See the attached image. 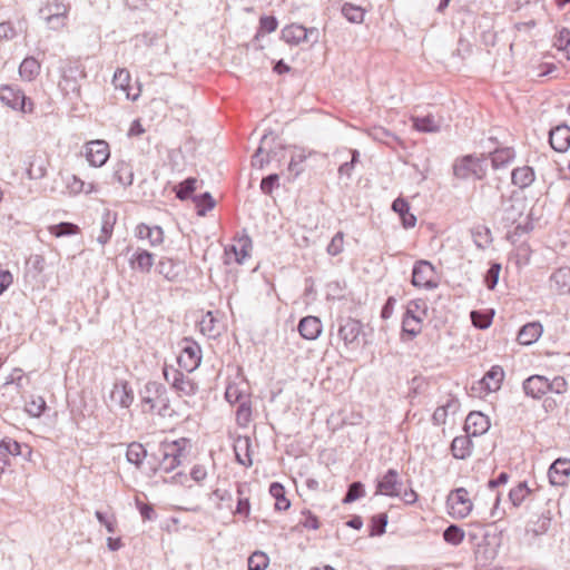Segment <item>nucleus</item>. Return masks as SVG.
<instances>
[{
	"label": "nucleus",
	"mask_w": 570,
	"mask_h": 570,
	"mask_svg": "<svg viewBox=\"0 0 570 570\" xmlns=\"http://www.w3.org/2000/svg\"><path fill=\"white\" fill-rule=\"evenodd\" d=\"M188 441L184 438L174 441H164L153 453L149 461V474L169 473L180 463Z\"/></svg>",
	"instance_id": "f257e3e1"
},
{
	"label": "nucleus",
	"mask_w": 570,
	"mask_h": 570,
	"mask_svg": "<svg viewBox=\"0 0 570 570\" xmlns=\"http://www.w3.org/2000/svg\"><path fill=\"white\" fill-rule=\"evenodd\" d=\"M141 412L149 415L173 416L178 411L173 409L166 389L157 382H148L139 392Z\"/></svg>",
	"instance_id": "f03ea898"
},
{
	"label": "nucleus",
	"mask_w": 570,
	"mask_h": 570,
	"mask_svg": "<svg viewBox=\"0 0 570 570\" xmlns=\"http://www.w3.org/2000/svg\"><path fill=\"white\" fill-rule=\"evenodd\" d=\"M446 511L452 519L461 520L468 518L473 510V500L465 488H458L446 497Z\"/></svg>",
	"instance_id": "7ed1b4c3"
},
{
	"label": "nucleus",
	"mask_w": 570,
	"mask_h": 570,
	"mask_svg": "<svg viewBox=\"0 0 570 570\" xmlns=\"http://www.w3.org/2000/svg\"><path fill=\"white\" fill-rule=\"evenodd\" d=\"M504 380V371L500 365H493L483 377L471 386V396L483 399L500 390Z\"/></svg>",
	"instance_id": "20e7f679"
},
{
	"label": "nucleus",
	"mask_w": 570,
	"mask_h": 570,
	"mask_svg": "<svg viewBox=\"0 0 570 570\" xmlns=\"http://www.w3.org/2000/svg\"><path fill=\"white\" fill-rule=\"evenodd\" d=\"M0 101L10 109L22 114H32L35 110V102L26 97L21 89L11 85L0 86Z\"/></svg>",
	"instance_id": "39448f33"
},
{
	"label": "nucleus",
	"mask_w": 570,
	"mask_h": 570,
	"mask_svg": "<svg viewBox=\"0 0 570 570\" xmlns=\"http://www.w3.org/2000/svg\"><path fill=\"white\" fill-rule=\"evenodd\" d=\"M426 315V306L424 301L415 299L407 304L406 312L403 317V333L410 338L419 335L423 327V318Z\"/></svg>",
	"instance_id": "423d86ee"
},
{
	"label": "nucleus",
	"mask_w": 570,
	"mask_h": 570,
	"mask_svg": "<svg viewBox=\"0 0 570 570\" xmlns=\"http://www.w3.org/2000/svg\"><path fill=\"white\" fill-rule=\"evenodd\" d=\"M177 362L181 370L194 372L202 362V348L197 342L191 338H183L178 343Z\"/></svg>",
	"instance_id": "0eeeda50"
},
{
	"label": "nucleus",
	"mask_w": 570,
	"mask_h": 570,
	"mask_svg": "<svg viewBox=\"0 0 570 570\" xmlns=\"http://www.w3.org/2000/svg\"><path fill=\"white\" fill-rule=\"evenodd\" d=\"M165 380L171 385L179 397H191L198 391L197 383L174 367L164 368Z\"/></svg>",
	"instance_id": "6e6552de"
},
{
	"label": "nucleus",
	"mask_w": 570,
	"mask_h": 570,
	"mask_svg": "<svg viewBox=\"0 0 570 570\" xmlns=\"http://www.w3.org/2000/svg\"><path fill=\"white\" fill-rule=\"evenodd\" d=\"M316 28H305L298 23H291L282 29L281 38L289 46H299L309 41H318Z\"/></svg>",
	"instance_id": "1a4fd4ad"
},
{
	"label": "nucleus",
	"mask_w": 570,
	"mask_h": 570,
	"mask_svg": "<svg viewBox=\"0 0 570 570\" xmlns=\"http://www.w3.org/2000/svg\"><path fill=\"white\" fill-rule=\"evenodd\" d=\"M412 284L423 289L436 288L439 285V274L430 262L420 261L413 267Z\"/></svg>",
	"instance_id": "9d476101"
},
{
	"label": "nucleus",
	"mask_w": 570,
	"mask_h": 570,
	"mask_svg": "<svg viewBox=\"0 0 570 570\" xmlns=\"http://www.w3.org/2000/svg\"><path fill=\"white\" fill-rule=\"evenodd\" d=\"M85 158L92 167H101L110 157V147L106 140H90L83 145Z\"/></svg>",
	"instance_id": "9b49d317"
},
{
	"label": "nucleus",
	"mask_w": 570,
	"mask_h": 570,
	"mask_svg": "<svg viewBox=\"0 0 570 570\" xmlns=\"http://www.w3.org/2000/svg\"><path fill=\"white\" fill-rule=\"evenodd\" d=\"M485 171L484 160L473 156L463 157L454 166V174L460 178L474 176L481 179L484 177Z\"/></svg>",
	"instance_id": "f8f14e48"
},
{
	"label": "nucleus",
	"mask_w": 570,
	"mask_h": 570,
	"mask_svg": "<svg viewBox=\"0 0 570 570\" xmlns=\"http://www.w3.org/2000/svg\"><path fill=\"white\" fill-rule=\"evenodd\" d=\"M252 240L248 236H240L234 239L233 244L226 249V262L242 264L249 257L252 252Z\"/></svg>",
	"instance_id": "ddd939ff"
},
{
	"label": "nucleus",
	"mask_w": 570,
	"mask_h": 570,
	"mask_svg": "<svg viewBox=\"0 0 570 570\" xmlns=\"http://www.w3.org/2000/svg\"><path fill=\"white\" fill-rule=\"evenodd\" d=\"M363 333L362 323L355 318L346 317L340 323L337 335L345 346L355 344Z\"/></svg>",
	"instance_id": "4468645a"
},
{
	"label": "nucleus",
	"mask_w": 570,
	"mask_h": 570,
	"mask_svg": "<svg viewBox=\"0 0 570 570\" xmlns=\"http://www.w3.org/2000/svg\"><path fill=\"white\" fill-rule=\"evenodd\" d=\"M21 444L11 438H3L0 441V475L11 465V460L21 455Z\"/></svg>",
	"instance_id": "2eb2a0df"
},
{
	"label": "nucleus",
	"mask_w": 570,
	"mask_h": 570,
	"mask_svg": "<svg viewBox=\"0 0 570 570\" xmlns=\"http://www.w3.org/2000/svg\"><path fill=\"white\" fill-rule=\"evenodd\" d=\"M548 476L552 485L566 487L570 478V459H557L549 468Z\"/></svg>",
	"instance_id": "dca6fc26"
},
{
	"label": "nucleus",
	"mask_w": 570,
	"mask_h": 570,
	"mask_svg": "<svg viewBox=\"0 0 570 570\" xmlns=\"http://www.w3.org/2000/svg\"><path fill=\"white\" fill-rule=\"evenodd\" d=\"M69 7L67 4H57V12H53L50 4H46L41 9V13L47 24L52 30H61L67 27V16Z\"/></svg>",
	"instance_id": "f3484780"
},
{
	"label": "nucleus",
	"mask_w": 570,
	"mask_h": 570,
	"mask_svg": "<svg viewBox=\"0 0 570 570\" xmlns=\"http://www.w3.org/2000/svg\"><path fill=\"white\" fill-rule=\"evenodd\" d=\"M490 428L489 417L479 411L470 412L465 419L464 430L469 435L479 436Z\"/></svg>",
	"instance_id": "a211bd4d"
},
{
	"label": "nucleus",
	"mask_w": 570,
	"mask_h": 570,
	"mask_svg": "<svg viewBox=\"0 0 570 570\" xmlns=\"http://www.w3.org/2000/svg\"><path fill=\"white\" fill-rule=\"evenodd\" d=\"M135 236L139 240H147L153 247L164 243V230L159 226H149L145 223H140L135 228Z\"/></svg>",
	"instance_id": "6ab92c4d"
},
{
	"label": "nucleus",
	"mask_w": 570,
	"mask_h": 570,
	"mask_svg": "<svg viewBox=\"0 0 570 570\" xmlns=\"http://www.w3.org/2000/svg\"><path fill=\"white\" fill-rule=\"evenodd\" d=\"M112 83L116 89H120L124 92L127 99L136 100L138 98L140 90H135L130 73L127 69H117L114 75Z\"/></svg>",
	"instance_id": "aec40b11"
},
{
	"label": "nucleus",
	"mask_w": 570,
	"mask_h": 570,
	"mask_svg": "<svg viewBox=\"0 0 570 570\" xmlns=\"http://www.w3.org/2000/svg\"><path fill=\"white\" fill-rule=\"evenodd\" d=\"M49 157L45 153L33 154L29 157L27 175L30 179H41L47 175Z\"/></svg>",
	"instance_id": "412c9836"
},
{
	"label": "nucleus",
	"mask_w": 570,
	"mask_h": 570,
	"mask_svg": "<svg viewBox=\"0 0 570 570\" xmlns=\"http://www.w3.org/2000/svg\"><path fill=\"white\" fill-rule=\"evenodd\" d=\"M110 399L121 407H129L134 402V391L127 381L116 382Z\"/></svg>",
	"instance_id": "4be33fe9"
},
{
	"label": "nucleus",
	"mask_w": 570,
	"mask_h": 570,
	"mask_svg": "<svg viewBox=\"0 0 570 570\" xmlns=\"http://www.w3.org/2000/svg\"><path fill=\"white\" fill-rule=\"evenodd\" d=\"M224 327L222 320L210 311L204 314L199 321L200 332L212 338L219 336Z\"/></svg>",
	"instance_id": "5701e85b"
},
{
	"label": "nucleus",
	"mask_w": 570,
	"mask_h": 570,
	"mask_svg": "<svg viewBox=\"0 0 570 570\" xmlns=\"http://www.w3.org/2000/svg\"><path fill=\"white\" fill-rule=\"evenodd\" d=\"M322 323L316 316H305L298 323L299 335L308 341L316 340L322 334Z\"/></svg>",
	"instance_id": "b1692460"
},
{
	"label": "nucleus",
	"mask_w": 570,
	"mask_h": 570,
	"mask_svg": "<svg viewBox=\"0 0 570 570\" xmlns=\"http://www.w3.org/2000/svg\"><path fill=\"white\" fill-rule=\"evenodd\" d=\"M154 263V255L141 248H138L129 259L130 267L142 274H148L151 271Z\"/></svg>",
	"instance_id": "393cba45"
},
{
	"label": "nucleus",
	"mask_w": 570,
	"mask_h": 570,
	"mask_svg": "<svg viewBox=\"0 0 570 570\" xmlns=\"http://www.w3.org/2000/svg\"><path fill=\"white\" fill-rule=\"evenodd\" d=\"M523 390L527 395L540 399L548 392V379L542 375H532L524 381Z\"/></svg>",
	"instance_id": "a878e982"
},
{
	"label": "nucleus",
	"mask_w": 570,
	"mask_h": 570,
	"mask_svg": "<svg viewBox=\"0 0 570 570\" xmlns=\"http://www.w3.org/2000/svg\"><path fill=\"white\" fill-rule=\"evenodd\" d=\"M550 288L561 295L570 293V267H560L551 275Z\"/></svg>",
	"instance_id": "bb28decb"
},
{
	"label": "nucleus",
	"mask_w": 570,
	"mask_h": 570,
	"mask_svg": "<svg viewBox=\"0 0 570 570\" xmlns=\"http://www.w3.org/2000/svg\"><path fill=\"white\" fill-rule=\"evenodd\" d=\"M225 397L232 404L248 401L246 382L242 377H238L237 381L229 382L225 391Z\"/></svg>",
	"instance_id": "cd10ccee"
},
{
	"label": "nucleus",
	"mask_w": 570,
	"mask_h": 570,
	"mask_svg": "<svg viewBox=\"0 0 570 570\" xmlns=\"http://www.w3.org/2000/svg\"><path fill=\"white\" fill-rule=\"evenodd\" d=\"M111 178L112 183L122 188L130 186L134 181V171L130 164L124 160L118 161L114 167Z\"/></svg>",
	"instance_id": "c85d7f7f"
},
{
	"label": "nucleus",
	"mask_w": 570,
	"mask_h": 570,
	"mask_svg": "<svg viewBox=\"0 0 570 570\" xmlns=\"http://www.w3.org/2000/svg\"><path fill=\"white\" fill-rule=\"evenodd\" d=\"M550 145L557 151H566L570 147V128L558 126L550 131Z\"/></svg>",
	"instance_id": "c756f323"
},
{
	"label": "nucleus",
	"mask_w": 570,
	"mask_h": 570,
	"mask_svg": "<svg viewBox=\"0 0 570 570\" xmlns=\"http://www.w3.org/2000/svg\"><path fill=\"white\" fill-rule=\"evenodd\" d=\"M542 325L539 322H531L521 327L518 333V342L521 345H531L542 335Z\"/></svg>",
	"instance_id": "7c9ffc66"
},
{
	"label": "nucleus",
	"mask_w": 570,
	"mask_h": 570,
	"mask_svg": "<svg viewBox=\"0 0 570 570\" xmlns=\"http://www.w3.org/2000/svg\"><path fill=\"white\" fill-rule=\"evenodd\" d=\"M396 485L397 473L394 470H389L379 481L376 493L387 497H397L399 492Z\"/></svg>",
	"instance_id": "2f4dec72"
},
{
	"label": "nucleus",
	"mask_w": 570,
	"mask_h": 570,
	"mask_svg": "<svg viewBox=\"0 0 570 570\" xmlns=\"http://www.w3.org/2000/svg\"><path fill=\"white\" fill-rule=\"evenodd\" d=\"M451 452L455 459L464 460L472 453V441L468 435L454 438L451 443Z\"/></svg>",
	"instance_id": "473e14b6"
},
{
	"label": "nucleus",
	"mask_w": 570,
	"mask_h": 570,
	"mask_svg": "<svg viewBox=\"0 0 570 570\" xmlns=\"http://www.w3.org/2000/svg\"><path fill=\"white\" fill-rule=\"evenodd\" d=\"M413 128L421 132H436L440 130V120L433 115L414 116L411 118Z\"/></svg>",
	"instance_id": "72a5a7b5"
},
{
	"label": "nucleus",
	"mask_w": 570,
	"mask_h": 570,
	"mask_svg": "<svg viewBox=\"0 0 570 570\" xmlns=\"http://www.w3.org/2000/svg\"><path fill=\"white\" fill-rule=\"evenodd\" d=\"M392 208L400 215L405 228H412L415 226L416 217L410 213V205L405 199L396 198L392 204Z\"/></svg>",
	"instance_id": "f704fd0d"
},
{
	"label": "nucleus",
	"mask_w": 570,
	"mask_h": 570,
	"mask_svg": "<svg viewBox=\"0 0 570 570\" xmlns=\"http://www.w3.org/2000/svg\"><path fill=\"white\" fill-rule=\"evenodd\" d=\"M512 184L525 188L530 186L534 180V171L529 166H522L513 169L511 174Z\"/></svg>",
	"instance_id": "c9c22d12"
},
{
	"label": "nucleus",
	"mask_w": 570,
	"mask_h": 570,
	"mask_svg": "<svg viewBox=\"0 0 570 570\" xmlns=\"http://www.w3.org/2000/svg\"><path fill=\"white\" fill-rule=\"evenodd\" d=\"M269 493L275 499L276 511H287L291 508V501L286 497V491L283 484L273 482L269 485Z\"/></svg>",
	"instance_id": "e433bc0d"
},
{
	"label": "nucleus",
	"mask_w": 570,
	"mask_h": 570,
	"mask_svg": "<svg viewBox=\"0 0 570 570\" xmlns=\"http://www.w3.org/2000/svg\"><path fill=\"white\" fill-rule=\"evenodd\" d=\"M40 72V63L33 57L22 60L19 67V75L26 81H32Z\"/></svg>",
	"instance_id": "4c0bfd02"
},
{
	"label": "nucleus",
	"mask_w": 570,
	"mask_h": 570,
	"mask_svg": "<svg viewBox=\"0 0 570 570\" xmlns=\"http://www.w3.org/2000/svg\"><path fill=\"white\" fill-rule=\"evenodd\" d=\"M513 159L514 151L510 147L498 148L491 154L492 166L495 169L508 166Z\"/></svg>",
	"instance_id": "58836bf2"
},
{
	"label": "nucleus",
	"mask_w": 570,
	"mask_h": 570,
	"mask_svg": "<svg viewBox=\"0 0 570 570\" xmlns=\"http://www.w3.org/2000/svg\"><path fill=\"white\" fill-rule=\"evenodd\" d=\"M66 187L68 188L69 193L72 195H78L80 193H87L90 194L96 190V187L94 184H86L83 180H81L76 175H70L67 177L66 180Z\"/></svg>",
	"instance_id": "ea45409f"
},
{
	"label": "nucleus",
	"mask_w": 570,
	"mask_h": 570,
	"mask_svg": "<svg viewBox=\"0 0 570 570\" xmlns=\"http://www.w3.org/2000/svg\"><path fill=\"white\" fill-rule=\"evenodd\" d=\"M147 456V451L141 443L132 442L128 445L126 458L128 462L135 464L137 468H140L144 460Z\"/></svg>",
	"instance_id": "a19ab883"
},
{
	"label": "nucleus",
	"mask_w": 570,
	"mask_h": 570,
	"mask_svg": "<svg viewBox=\"0 0 570 570\" xmlns=\"http://www.w3.org/2000/svg\"><path fill=\"white\" fill-rule=\"evenodd\" d=\"M365 9L361 6L346 2L342 7V14L352 23H362L365 17Z\"/></svg>",
	"instance_id": "79ce46f5"
},
{
	"label": "nucleus",
	"mask_w": 570,
	"mask_h": 570,
	"mask_svg": "<svg viewBox=\"0 0 570 570\" xmlns=\"http://www.w3.org/2000/svg\"><path fill=\"white\" fill-rule=\"evenodd\" d=\"M531 490L528 484L525 482H520L511 489L509 499L514 507H519L529 498Z\"/></svg>",
	"instance_id": "37998d69"
},
{
	"label": "nucleus",
	"mask_w": 570,
	"mask_h": 570,
	"mask_svg": "<svg viewBox=\"0 0 570 570\" xmlns=\"http://www.w3.org/2000/svg\"><path fill=\"white\" fill-rule=\"evenodd\" d=\"M48 232L50 233V235H52L53 237H62V236H70V235H76L80 232V228L78 227V225L76 224H72V223H60V224H57V225H51L48 227Z\"/></svg>",
	"instance_id": "c03bdc74"
},
{
	"label": "nucleus",
	"mask_w": 570,
	"mask_h": 570,
	"mask_svg": "<svg viewBox=\"0 0 570 570\" xmlns=\"http://www.w3.org/2000/svg\"><path fill=\"white\" fill-rule=\"evenodd\" d=\"M465 538V532L463 529L455 524H451L443 532V539L446 543L452 546H459L463 542Z\"/></svg>",
	"instance_id": "a18cd8bd"
},
{
	"label": "nucleus",
	"mask_w": 570,
	"mask_h": 570,
	"mask_svg": "<svg viewBox=\"0 0 570 570\" xmlns=\"http://www.w3.org/2000/svg\"><path fill=\"white\" fill-rule=\"evenodd\" d=\"M46 409V401L40 395H31L26 402V411L33 417H39Z\"/></svg>",
	"instance_id": "49530a36"
},
{
	"label": "nucleus",
	"mask_w": 570,
	"mask_h": 570,
	"mask_svg": "<svg viewBox=\"0 0 570 570\" xmlns=\"http://www.w3.org/2000/svg\"><path fill=\"white\" fill-rule=\"evenodd\" d=\"M552 520H553V514H552V512L550 510H548L547 512H543L539 517L538 521L533 523V527L531 528V531L535 535H540V534L546 533L550 529Z\"/></svg>",
	"instance_id": "de8ad7c7"
},
{
	"label": "nucleus",
	"mask_w": 570,
	"mask_h": 570,
	"mask_svg": "<svg viewBox=\"0 0 570 570\" xmlns=\"http://www.w3.org/2000/svg\"><path fill=\"white\" fill-rule=\"evenodd\" d=\"M252 420V404L250 401L239 403L236 411V421L240 426H247Z\"/></svg>",
	"instance_id": "09e8293b"
},
{
	"label": "nucleus",
	"mask_w": 570,
	"mask_h": 570,
	"mask_svg": "<svg viewBox=\"0 0 570 570\" xmlns=\"http://www.w3.org/2000/svg\"><path fill=\"white\" fill-rule=\"evenodd\" d=\"M268 561V557L264 552H254L248 558V570H265Z\"/></svg>",
	"instance_id": "8fccbe9b"
},
{
	"label": "nucleus",
	"mask_w": 570,
	"mask_h": 570,
	"mask_svg": "<svg viewBox=\"0 0 570 570\" xmlns=\"http://www.w3.org/2000/svg\"><path fill=\"white\" fill-rule=\"evenodd\" d=\"M278 27V21L274 16H263L259 19V27L256 37L264 33L274 32Z\"/></svg>",
	"instance_id": "3c124183"
},
{
	"label": "nucleus",
	"mask_w": 570,
	"mask_h": 570,
	"mask_svg": "<svg viewBox=\"0 0 570 570\" xmlns=\"http://www.w3.org/2000/svg\"><path fill=\"white\" fill-rule=\"evenodd\" d=\"M554 46L570 59V31L567 29L561 30L557 36Z\"/></svg>",
	"instance_id": "603ef678"
},
{
	"label": "nucleus",
	"mask_w": 570,
	"mask_h": 570,
	"mask_svg": "<svg viewBox=\"0 0 570 570\" xmlns=\"http://www.w3.org/2000/svg\"><path fill=\"white\" fill-rule=\"evenodd\" d=\"M501 272V265L498 263L491 264L489 271L484 276V283L489 289H494L498 284Z\"/></svg>",
	"instance_id": "864d4df0"
},
{
	"label": "nucleus",
	"mask_w": 570,
	"mask_h": 570,
	"mask_svg": "<svg viewBox=\"0 0 570 570\" xmlns=\"http://www.w3.org/2000/svg\"><path fill=\"white\" fill-rule=\"evenodd\" d=\"M197 179L188 178L181 184H179L177 188V197L179 199H187L196 189Z\"/></svg>",
	"instance_id": "5fc2aeb1"
},
{
	"label": "nucleus",
	"mask_w": 570,
	"mask_h": 570,
	"mask_svg": "<svg viewBox=\"0 0 570 570\" xmlns=\"http://www.w3.org/2000/svg\"><path fill=\"white\" fill-rule=\"evenodd\" d=\"M344 249V233H336L327 246V253L332 256L340 255Z\"/></svg>",
	"instance_id": "6e6d98bb"
},
{
	"label": "nucleus",
	"mask_w": 570,
	"mask_h": 570,
	"mask_svg": "<svg viewBox=\"0 0 570 570\" xmlns=\"http://www.w3.org/2000/svg\"><path fill=\"white\" fill-rule=\"evenodd\" d=\"M471 320L474 326L479 328H487L492 323V314L473 311L471 313Z\"/></svg>",
	"instance_id": "4d7b16f0"
},
{
	"label": "nucleus",
	"mask_w": 570,
	"mask_h": 570,
	"mask_svg": "<svg viewBox=\"0 0 570 570\" xmlns=\"http://www.w3.org/2000/svg\"><path fill=\"white\" fill-rule=\"evenodd\" d=\"M198 215H205L207 210L212 209L215 205L213 197L206 193L195 199Z\"/></svg>",
	"instance_id": "13d9d810"
},
{
	"label": "nucleus",
	"mask_w": 570,
	"mask_h": 570,
	"mask_svg": "<svg viewBox=\"0 0 570 570\" xmlns=\"http://www.w3.org/2000/svg\"><path fill=\"white\" fill-rule=\"evenodd\" d=\"M364 495L363 484L361 482H354L350 485L348 491L343 499V503H351Z\"/></svg>",
	"instance_id": "bf43d9fd"
},
{
	"label": "nucleus",
	"mask_w": 570,
	"mask_h": 570,
	"mask_svg": "<svg viewBox=\"0 0 570 570\" xmlns=\"http://www.w3.org/2000/svg\"><path fill=\"white\" fill-rule=\"evenodd\" d=\"M302 525L305 528V529H308V530H317L320 528V520L318 518L312 513L309 510H304L302 512Z\"/></svg>",
	"instance_id": "052dcab7"
},
{
	"label": "nucleus",
	"mask_w": 570,
	"mask_h": 570,
	"mask_svg": "<svg viewBox=\"0 0 570 570\" xmlns=\"http://www.w3.org/2000/svg\"><path fill=\"white\" fill-rule=\"evenodd\" d=\"M568 390V383L564 377L556 376L553 380H548V392L562 394Z\"/></svg>",
	"instance_id": "680f3d73"
},
{
	"label": "nucleus",
	"mask_w": 570,
	"mask_h": 570,
	"mask_svg": "<svg viewBox=\"0 0 570 570\" xmlns=\"http://www.w3.org/2000/svg\"><path fill=\"white\" fill-rule=\"evenodd\" d=\"M307 156L303 150L295 153L289 161L288 169L291 171H295V175L301 173L299 165L306 160Z\"/></svg>",
	"instance_id": "e2e57ef3"
},
{
	"label": "nucleus",
	"mask_w": 570,
	"mask_h": 570,
	"mask_svg": "<svg viewBox=\"0 0 570 570\" xmlns=\"http://www.w3.org/2000/svg\"><path fill=\"white\" fill-rule=\"evenodd\" d=\"M207 478V470L203 464H195L190 471V479L197 484H202Z\"/></svg>",
	"instance_id": "0e129e2a"
},
{
	"label": "nucleus",
	"mask_w": 570,
	"mask_h": 570,
	"mask_svg": "<svg viewBox=\"0 0 570 570\" xmlns=\"http://www.w3.org/2000/svg\"><path fill=\"white\" fill-rule=\"evenodd\" d=\"M86 77V71L83 69V67H81L80 65H73V66H69L65 72H63V78L67 80L69 78H72L75 80H77V78H85Z\"/></svg>",
	"instance_id": "69168bd1"
},
{
	"label": "nucleus",
	"mask_w": 570,
	"mask_h": 570,
	"mask_svg": "<svg viewBox=\"0 0 570 570\" xmlns=\"http://www.w3.org/2000/svg\"><path fill=\"white\" fill-rule=\"evenodd\" d=\"M17 31L9 21L0 23V40H11L16 37Z\"/></svg>",
	"instance_id": "338daca9"
},
{
	"label": "nucleus",
	"mask_w": 570,
	"mask_h": 570,
	"mask_svg": "<svg viewBox=\"0 0 570 570\" xmlns=\"http://www.w3.org/2000/svg\"><path fill=\"white\" fill-rule=\"evenodd\" d=\"M236 514L247 518L250 513V503L247 498H239L235 510Z\"/></svg>",
	"instance_id": "774afa93"
}]
</instances>
